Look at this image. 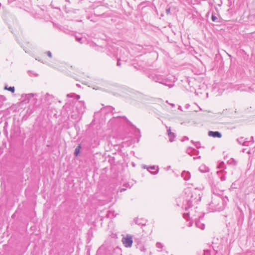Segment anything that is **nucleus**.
Segmentation results:
<instances>
[{
  "instance_id": "f257e3e1",
  "label": "nucleus",
  "mask_w": 255,
  "mask_h": 255,
  "mask_svg": "<svg viewBox=\"0 0 255 255\" xmlns=\"http://www.w3.org/2000/svg\"><path fill=\"white\" fill-rule=\"evenodd\" d=\"M122 242L126 247H130L132 244V237L128 235L123 238Z\"/></svg>"
},
{
  "instance_id": "f03ea898",
  "label": "nucleus",
  "mask_w": 255,
  "mask_h": 255,
  "mask_svg": "<svg viewBox=\"0 0 255 255\" xmlns=\"http://www.w3.org/2000/svg\"><path fill=\"white\" fill-rule=\"evenodd\" d=\"M209 135L214 137L220 138L222 136L221 134L218 131H210L208 133Z\"/></svg>"
},
{
  "instance_id": "7ed1b4c3",
  "label": "nucleus",
  "mask_w": 255,
  "mask_h": 255,
  "mask_svg": "<svg viewBox=\"0 0 255 255\" xmlns=\"http://www.w3.org/2000/svg\"><path fill=\"white\" fill-rule=\"evenodd\" d=\"M168 134L169 136V140L170 142H173L175 138V135L171 131L170 129L168 130Z\"/></svg>"
},
{
  "instance_id": "20e7f679",
  "label": "nucleus",
  "mask_w": 255,
  "mask_h": 255,
  "mask_svg": "<svg viewBox=\"0 0 255 255\" xmlns=\"http://www.w3.org/2000/svg\"><path fill=\"white\" fill-rule=\"evenodd\" d=\"M80 149H81V145H80V144H79L75 149V151L74 152L75 156H77L79 155V154L80 153Z\"/></svg>"
},
{
  "instance_id": "39448f33",
  "label": "nucleus",
  "mask_w": 255,
  "mask_h": 255,
  "mask_svg": "<svg viewBox=\"0 0 255 255\" xmlns=\"http://www.w3.org/2000/svg\"><path fill=\"white\" fill-rule=\"evenodd\" d=\"M5 89L11 92L12 93H14V91H15V89H14V87H10L9 88H6L5 87Z\"/></svg>"
},
{
  "instance_id": "423d86ee",
  "label": "nucleus",
  "mask_w": 255,
  "mask_h": 255,
  "mask_svg": "<svg viewBox=\"0 0 255 255\" xmlns=\"http://www.w3.org/2000/svg\"><path fill=\"white\" fill-rule=\"evenodd\" d=\"M216 19H217V17L215 16V15H212V20L213 21H215Z\"/></svg>"
},
{
  "instance_id": "0eeeda50",
  "label": "nucleus",
  "mask_w": 255,
  "mask_h": 255,
  "mask_svg": "<svg viewBox=\"0 0 255 255\" xmlns=\"http://www.w3.org/2000/svg\"><path fill=\"white\" fill-rule=\"evenodd\" d=\"M46 54L49 57H52V54H51V53L49 51H48L46 52Z\"/></svg>"
},
{
  "instance_id": "6e6552de",
  "label": "nucleus",
  "mask_w": 255,
  "mask_h": 255,
  "mask_svg": "<svg viewBox=\"0 0 255 255\" xmlns=\"http://www.w3.org/2000/svg\"><path fill=\"white\" fill-rule=\"evenodd\" d=\"M75 98H76V99H79L80 98V96H79V95H76V96H75Z\"/></svg>"
},
{
  "instance_id": "1a4fd4ad",
  "label": "nucleus",
  "mask_w": 255,
  "mask_h": 255,
  "mask_svg": "<svg viewBox=\"0 0 255 255\" xmlns=\"http://www.w3.org/2000/svg\"><path fill=\"white\" fill-rule=\"evenodd\" d=\"M170 8H168L166 10V12L167 13H169L170 12Z\"/></svg>"
}]
</instances>
